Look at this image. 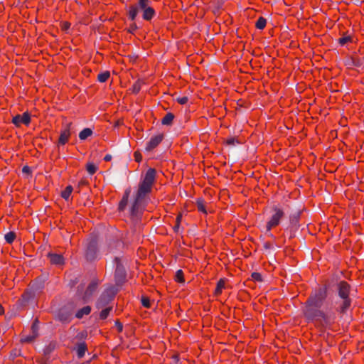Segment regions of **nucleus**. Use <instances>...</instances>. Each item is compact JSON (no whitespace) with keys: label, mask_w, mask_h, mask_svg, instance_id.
<instances>
[{"label":"nucleus","mask_w":364,"mask_h":364,"mask_svg":"<svg viewBox=\"0 0 364 364\" xmlns=\"http://www.w3.org/2000/svg\"><path fill=\"white\" fill-rule=\"evenodd\" d=\"M341 312V279L333 275L325 285L315 289L306 301L304 315L309 322L323 324L326 312Z\"/></svg>","instance_id":"f257e3e1"},{"label":"nucleus","mask_w":364,"mask_h":364,"mask_svg":"<svg viewBox=\"0 0 364 364\" xmlns=\"http://www.w3.org/2000/svg\"><path fill=\"white\" fill-rule=\"evenodd\" d=\"M156 179V171L154 168H149L145 174L141 178L133 202L129 209V214L132 220L134 222L141 220L143 213L150 201V193Z\"/></svg>","instance_id":"f03ea898"},{"label":"nucleus","mask_w":364,"mask_h":364,"mask_svg":"<svg viewBox=\"0 0 364 364\" xmlns=\"http://www.w3.org/2000/svg\"><path fill=\"white\" fill-rule=\"evenodd\" d=\"M140 12L142 19L150 23L157 15L151 0H137L136 4L129 6L127 9L129 20L134 21Z\"/></svg>","instance_id":"7ed1b4c3"},{"label":"nucleus","mask_w":364,"mask_h":364,"mask_svg":"<svg viewBox=\"0 0 364 364\" xmlns=\"http://www.w3.org/2000/svg\"><path fill=\"white\" fill-rule=\"evenodd\" d=\"M113 264L114 266V282L116 287H121L127 282V259L124 257L115 256L113 259Z\"/></svg>","instance_id":"20e7f679"},{"label":"nucleus","mask_w":364,"mask_h":364,"mask_svg":"<svg viewBox=\"0 0 364 364\" xmlns=\"http://www.w3.org/2000/svg\"><path fill=\"white\" fill-rule=\"evenodd\" d=\"M271 210L272 215L269 220L267 221L264 234L272 240H276V237L272 232V229L278 226L281 223V221L284 217L285 213L284 210L277 205H274L271 208Z\"/></svg>","instance_id":"39448f33"},{"label":"nucleus","mask_w":364,"mask_h":364,"mask_svg":"<svg viewBox=\"0 0 364 364\" xmlns=\"http://www.w3.org/2000/svg\"><path fill=\"white\" fill-rule=\"evenodd\" d=\"M119 288L114 284H109L100 295L96 301V307L98 309L105 306H109L119 291Z\"/></svg>","instance_id":"423d86ee"},{"label":"nucleus","mask_w":364,"mask_h":364,"mask_svg":"<svg viewBox=\"0 0 364 364\" xmlns=\"http://www.w3.org/2000/svg\"><path fill=\"white\" fill-rule=\"evenodd\" d=\"M84 256L88 262H92L100 259V251L97 237L90 238L85 247Z\"/></svg>","instance_id":"0eeeda50"},{"label":"nucleus","mask_w":364,"mask_h":364,"mask_svg":"<svg viewBox=\"0 0 364 364\" xmlns=\"http://www.w3.org/2000/svg\"><path fill=\"white\" fill-rule=\"evenodd\" d=\"M37 297L31 293L28 289L21 295V297L16 301V308L17 311H22L27 307L34 306L36 304Z\"/></svg>","instance_id":"6e6552de"},{"label":"nucleus","mask_w":364,"mask_h":364,"mask_svg":"<svg viewBox=\"0 0 364 364\" xmlns=\"http://www.w3.org/2000/svg\"><path fill=\"white\" fill-rule=\"evenodd\" d=\"M74 308L71 305H65L60 308L55 314L56 321L62 324H68L73 319Z\"/></svg>","instance_id":"1a4fd4ad"},{"label":"nucleus","mask_w":364,"mask_h":364,"mask_svg":"<svg viewBox=\"0 0 364 364\" xmlns=\"http://www.w3.org/2000/svg\"><path fill=\"white\" fill-rule=\"evenodd\" d=\"M48 279V274H41L34 279L28 289L38 297L43 291Z\"/></svg>","instance_id":"9d476101"},{"label":"nucleus","mask_w":364,"mask_h":364,"mask_svg":"<svg viewBox=\"0 0 364 364\" xmlns=\"http://www.w3.org/2000/svg\"><path fill=\"white\" fill-rule=\"evenodd\" d=\"M301 212L296 211L289 215V225L286 228V230L289 232V238H293L296 235V231L299 230L300 227L299 220H300Z\"/></svg>","instance_id":"9b49d317"},{"label":"nucleus","mask_w":364,"mask_h":364,"mask_svg":"<svg viewBox=\"0 0 364 364\" xmlns=\"http://www.w3.org/2000/svg\"><path fill=\"white\" fill-rule=\"evenodd\" d=\"M72 122H68L65 124V127L60 131L58 140L56 143V146L58 149L65 145L72 134Z\"/></svg>","instance_id":"f8f14e48"},{"label":"nucleus","mask_w":364,"mask_h":364,"mask_svg":"<svg viewBox=\"0 0 364 364\" xmlns=\"http://www.w3.org/2000/svg\"><path fill=\"white\" fill-rule=\"evenodd\" d=\"M107 246L108 253L115 254L123 250L124 244L122 240L117 237H112L107 240Z\"/></svg>","instance_id":"ddd939ff"},{"label":"nucleus","mask_w":364,"mask_h":364,"mask_svg":"<svg viewBox=\"0 0 364 364\" xmlns=\"http://www.w3.org/2000/svg\"><path fill=\"white\" fill-rule=\"evenodd\" d=\"M351 291L350 285L343 281V311L350 306L351 299L350 296Z\"/></svg>","instance_id":"4468645a"},{"label":"nucleus","mask_w":364,"mask_h":364,"mask_svg":"<svg viewBox=\"0 0 364 364\" xmlns=\"http://www.w3.org/2000/svg\"><path fill=\"white\" fill-rule=\"evenodd\" d=\"M11 122L17 127H19L21 124L28 126L31 123V114L28 112L22 114H16L12 118Z\"/></svg>","instance_id":"2eb2a0df"},{"label":"nucleus","mask_w":364,"mask_h":364,"mask_svg":"<svg viewBox=\"0 0 364 364\" xmlns=\"http://www.w3.org/2000/svg\"><path fill=\"white\" fill-rule=\"evenodd\" d=\"M163 134H159L157 135L151 136L149 141L146 144V151L148 152L153 151L156 147H157L159 145V144L163 141Z\"/></svg>","instance_id":"dca6fc26"},{"label":"nucleus","mask_w":364,"mask_h":364,"mask_svg":"<svg viewBox=\"0 0 364 364\" xmlns=\"http://www.w3.org/2000/svg\"><path fill=\"white\" fill-rule=\"evenodd\" d=\"M47 257L53 265L60 267L65 264V258L61 254L50 252Z\"/></svg>","instance_id":"f3484780"},{"label":"nucleus","mask_w":364,"mask_h":364,"mask_svg":"<svg viewBox=\"0 0 364 364\" xmlns=\"http://www.w3.org/2000/svg\"><path fill=\"white\" fill-rule=\"evenodd\" d=\"M74 350L77 358L81 359L85 356V353L87 350V346L85 341H80L75 345Z\"/></svg>","instance_id":"a211bd4d"},{"label":"nucleus","mask_w":364,"mask_h":364,"mask_svg":"<svg viewBox=\"0 0 364 364\" xmlns=\"http://www.w3.org/2000/svg\"><path fill=\"white\" fill-rule=\"evenodd\" d=\"M129 194H130V190L127 189L124 191L123 196H122V199L120 200L119 205H118V210L119 212H123L125 210V209L127 206L128 202H129Z\"/></svg>","instance_id":"6ab92c4d"},{"label":"nucleus","mask_w":364,"mask_h":364,"mask_svg":"<svg viewBox=\"0 0 364 364\" xmlns=\"http://www.w3.org/2000/svg\"><path fill=\"white\" fill-rule=\"evenodd\" d=\"M99 284V282L97 279H94L91 281V282L88 284L85 294L86 297H90L97 290Z\"/></svg>","instance_id":"aec40b11"},{"label":"nucleus","mask_w":364,"mask_h":364,"mask_svg":"<svg viewBox=\"0 0 364 364\" xmlns=\"http://www.w3.org/2000/svg\"><path fill=\"white\" fill-rule=\"evenodd\" d=\"M91 310L92 309L90 306H85L76 311L75 316L78 319H82L84 316L89 315Z\"/></svg>","instance_id":"412c9836"},{"label":"nucleus","mask_w":364,"mask_h":364,"mask_svg":"<svg viewBox=\"0 0 364 364\" xmlns=\"http://www.w3.org/2000/svg\"><path fill=\"white\" fill-rule=\"evenodd\" d=\"M357 39L350 34H345L343 33V47L346 46L348 49H350L349 43L353 44L356 42Z\"/></svg>","instance_id":"4be33fe9"},{"label":"nucleus","mask_w":364,"mask_h":364,"mask_svg":"<svg viewBox=\"0 0 364 364\" xmlns=\"http://www.w3.org/2000/svg\"><path fill=\"white\" fill-rule=\"evenodd\" d=\"M93 131L90 127L84 128L82 131L79 133V139L81 141H85L87 140L90 136H92Z\"/></svg>","instance_id":"5701e85b"},{"label":"nucleus","mask_w":364,"mask_h":364,"mask_svg":"<svg viewBox=\"0 0 364 364\" xmlns=\"http://www.w3.org/2000/svg\"><path fill=\"white\" fill-rule=\"evenodd\" d=\"M175 115L171 112H168L161 119V124L165 126H171L173 124Z\"/></svg>","instance_id":"b1692460"},{"label":"nucleus","mask_w":364,"mask_h":364,"mask_svg":"<svg viewBox=\"0 0 364 364\" xmlns=\"http://www.w3.org/2000/svg\"><path fill=\"white\" fill-rule=\"evenodd\" d=\"M112 306H105L102 309V311L100 313V318L101 320H105L109 316L110 312L112 311Z\"/></svg>","instance_id":"393cba45"},{"label":"nucleus","mask_w":364,"mask_h":364,"mask_svg":"<svg viewBox=\"0 0 364 364\" xmlns=\"http://www.w3.org/2000/svg\"><path fill=\"white\" fill-rule=\"evenodd\" d=\"M73 191V188L71 185L67 186L66 188L61 192V197L67 201L69 200Z\"/></svg>","instance_id":"a878e982"},{"label":"nucleus","mask_w":364,"mask_h":364,"mask_svg":"<svg viewBox=\"0 0 364 364\" xmlns=\"http://www.w3.org/2000/svg\"><path fill=\"white\" fill-rule=\"evenodd\" d=\"M98 167L92 162H89L86 165V170L90 175H93L97 171Z\"/></svg>","instance_id":"bb28decb"},{"label":"nucleus","mask_w":364,"mask_h":364,"mask_svg":"<svg viewBox=\"0 0 364 364\" xmlns=\"http://www.w3.org/2000/svg\"><path fill=\"white\" fill-rule=\"evenodd\" d=\"M196 205H197V208H198V211H200L205 215L208 213L205 206V204H204L203 199L198 198L196 201Z\"/></svg>","instance_id":"cd10ccee"},{"label":"nucleus","mask_w":364,"mask_h":364,"mask_svg":"<svg viewBox=\"0 0 364 364\" xmlns=\"http://www.w3.org/2000/svg\"><path fill=\"white\" fill-rule=\"evenodd\" d=\"M266 24H267L266 18H264V17H259L255 23V26L257 29L262 30L265 28Z\"/></svg>","instance_id":"c85d7f7f"},{"label":"nucleus","mask_w":364,"mask_h":364,"mask_svg":"<svg viewBox=\"0 0 364 364\" xmlns=\"http://www.w3.org/2000/svg\"><path fill=\"white\" fill-rule=\"evenodd\" d=\"M225 288V282L223 279H220L217 282L216 288L215 289V294L218 296L222 294L223 289Z\"/></svg>","instance_id":"c756f323"},{"label":"nucleus","mask_w":364,"mask_h":364,"mask_svg":"<svg viewBox=\"0 0 364 364\" xmlns=\"http://www.w3.org/2000/svg\"><path fill=\"white\" fill-rule=\"evenodd\" d=\"M110 77V73L109 71L102 72L98 74L97 80L100 82H105L109 77Z\"/></svg>","instance_id":"7c9ffc66"},{"label":"nucleus","mask_w":364,"mask_h":364,"mask_svg":"<svg viewBox=\"0 0 364 364\" xmlns=\"http://www.w3.org/2000/svg\"><path fill=\"white\" fill-rule=\"evenodd\" d=\"M175 280L181 284L185 283V279L183 277V272L181 269H178L176 271L175 274Z\"/></svg>","instance_id":"2f4dec72"},{"label":"nucleus","mask_w":364,"mask_h":364,"mask_svg":"<svg viewBox=\"0 0 364 364\" xmlns=\"http://www.w3.org/2000/svg\"><path fill=\"white\" fill-rule=\"evenodd\" d=\"M38 335V333H36V334L32 333L31 335L25 336L21 338V342L32 343L37 338Z\"/></svg>","instance_id":"473e14b6"},{"label":"nucleus","mask_w":364,"mask_h":364,"mask_svg":"<svg viewBox=\"0 0 364 364\" xmlns=\"http://www.w3.org/2000/svg\"><path fill=\"white\" fill-rule=\"evenodd\" d=\"M16 238V234L14 232H9L4 235L6 242L9 244L13 243Z\"/></svg>","instance_id":"72a5a7b5"},{"label":"nucleus","mask_w":364,"mask_h":364,"mask_svg":"<svg viewBox=\"0 0 364 364\" xmlns=\"http://www.w3.org/2000/svg\"><path fill=\"white\" fill-rule=\"evenodd\" d=\"M55 346L52 343H50L49 345L46 346L43 349V353L45 355H49L53 350H54Z\"/></svg>","instance_id":"f704fd0d"},{"label":"nucleus","mask_w":364,"mask_h":364,"mask_svg":"<svg viewBox=\"0 0 364 364\" xmlns=\"http://www.w3.org/2000/svg\"><path fill=\"white\" fill-rule=\"evenodd\" d=\"M141 303L142 306L145 308L151 307V301L150 299L146 296H142L141 299Z\"/></svg>","instance_id":"c9c22d12"},{"label":"nucleus","mask_w":364,"mask_h":364,"mask_svg":"<svg viewBox=\"0 0 364 364\" xmlns=\"http://www.w3.org/2000/svg\"><path fill=\"white\" fill-rule=\"evenodd\" d=\"M251 277L256 282H262L263 280L262 274L257 272H252Z\"/></svg>","instance_id":"e433bc0d"},{"label":"nucleus","mask_w":364,"mask_h":364,"mask_svg":"<svg viewBox=\"0 0 364 364\" xmlns=\"http://www.w3.org/2000/svg\"><path fill=\"white\" fill-rule=\"evenodd\" d=\"M87 337V333L86 331H80L76 336V338L81 341H83V340L86 339Z\"/></svg>","instance_id":"4c0bfd02"},{"label":"nucleus","mask_w":364,"mask_h":364,"mask_svg":"<svg viewBox=\"0 0 364 364\" xmlns=\"http://www.w3.org/2000/svg\"><path fill=\"white\" fill-rule=\"evenodd\" d=\"M138 29V26L135 23H132L129 25L128 28V32L133 34Z\"/></svg>","instance_id":"58836bf2"},{"label":"nucleus","mask_w":364,"mask_h":364,"mask_svg":"<svg viewBox=\"0 0 364 364\" xmlns=\"http://www.w3.org/2000/svg\"><path fill=\"white\" fill-rule=\"evenodd\" d=\"M238 143L239 141L235 137H230L227 139V144L230 146H235Z\"/></svg>","instance_id":"ea45409f"},{"label":"nucleus","mask_w":364,"mask_h":364,"mask_svg":"<svg viewBox=\"0 0 364 364\" xmlns=\"http://www.w3.org/2000/svg\"><path fill=\"white\" fill-rule=\"evenodd\" d=\"M31 331L33 334L38 333V321L36 320L31 326Z\"/></svg>","instance_id":"a19ab883"},{"label":"nucleus","mask_w":364,"mask_h":364,"mask_svg":"<svg viewBox=\"0 0 364 364\" xmlns=\"http://www.w3.org/2000/svg\"><path fill=\"white\" fill-rule=\"evenodd\" d=\"M188 101V97H178L177 98V102L180 104V105H186Z\"/></svg>","instance_id":"79ce46f5"},{"label":"nucleus","mask_w":364,"mask_h":364,"mask_svg":"<svg viewBox=\"0 0 364 364\" xmlns=\"http://www.w3.org/2000/svg\"><path fill=\"white\" fill-rule=\"evenodd\" d=\"M171 359H172L171 364H181L179 355H173L172 356Z\"/></svg>","instance_id":"37998d69"},{"label":"nucleus","mask_w":364,"mask_h":364,"mask_svg":"<svg viewBox=\"0 0 364 364\" xmlns=\"http://www.w3.org/2000/svg\"><path fill=\"white\" fill-rule=\"evenodd\" d=\"M22 172H23V173H25V174H27V175H31L32 173V170H31L30 166H24L22 168Z\"/></svg>","instance_id":"c03bdc74"},{"label":"nucleus","mask_w":364,"mask_h":364,"mask_svg":"<svg viewBox=\"0 0 364 364\" xmlns=\"http://www.w3.org/2000/svg\"><path fill=\"white\" fill-rule=\"evenodd\" d=\"M115 326H116L119 333L122 332V331H123V325H122V323L120 321H115Z\"/></svg>","instance_id":"a18cd8bd"},{"label":"nucleus","mask_w":364,"mask_h":364,"mask_svg":"<svg viewBox=\"0 0 364 364\" xmlns=\"http://www.w3.org/2000/svg\"><path fill=\"white\" fill-rule=\"evenodd\" d=\"M181 224L176 223L173 226V230L176 233H178L180 232Z\"/></svg>","instance_id":"49530a36"},{"label":"nucleus","mask_w":364,"mask_h":364,"mask_svg":"<svg viewBox=\"0 0 364 364\" xmlns=\"http://www.w3.org/2000/svg\"><path fill=\"white\" fill-rule=\"evenodd\" d=\"M140 89L141 88L139 85H137V84L134 85V90L133 91L134 93H136V94L138 93L140 91Z\"/></svg>","instance_id":"de8ad7c7"},{"label":"nucleus","mask_w":364,"mask_h":364,"mask_svg":"<svg viewBox=\"0 0 364 364\" xmlns=\"http://www.w3.org/2000/svg\"><path fill=\"white\" fill-rule=\"evenodd\" d=\"M272 245L269 242L264 243V248L266 250H270V249H272Z\"/></svg>","instance_id":"09e8293b"},{"label":"nucleus","mask_w":364,"mask_h":364,"mask_svg":"<svg viewBox=\"0 0 364 364\" xmlns=\"http://www.w3.org/2000/svg\"><path fill=\"white\" fill-rule=\"evenodd\" d=\"M112 155H110V154H106V155L105 156V157H104V160H105V161H111V160H112Z\"/></svg>","instance_id":"8fccbe9b"},{"label":"nucleus","mask_w":364,"mask_h":364,"mask_svg":"<svg viewBox=\"0 0 364 364\" xmlns=\"http://www.w3.org/2000/svg\"><path fill=\"white\" fill-rule=\"evenodd\" d=\"M181 220H182V215H178L176 217V223L181 224Z\"/></svg>","instance_id":"3c124183"},{"label":"nucleus","mask_w":364,"mask_h":364,"mask_svg":"<svg viewBox=\"0 0 364 364\" xmlns=\"http://www.w3.org/2000/svg\"><path fill=\"white\" fill-rule=\"evenodd\" d=\"M3 314H4V309L1 305H0V315Z\"/></svg>","instance_id":"603ef678"},{"label":"nucleus","mask_w":364,"mask_h":364,"mask_svg":"<svg viewBox=\"0 0 364 364\" xmlns=\"http://www.w3.org/2000/svg\"><path fill=\"white\" fill-rule=\"evenodd\" d=\"M70 28V23H65L64 26L65 29H68Z\"/></svg>","instance_id":"864d4df0"},{"label":"nucleus","mask_w":364,"mask_h":364,"mask_svg":"<svg viewBox=\"0 0 364 364\" xmlns=\"http://www.w3.org/2000/svg\"><path fill=\"white\" fill-rule=\"evenodd\" d=\"M338 43L341 44V37L338 39Z\"/></svg>","instance_id":"5fc2aeb1"},{"label":"nucleus","mask_w":364,"mask_h":364,"mask_svg":"<svg viewBox=\"0 0 364 364\" xmlns=\"http://www.w3.org/2000/svg\"><path fill=\"white\" fill-rule=\"evenodd\" d=\"M342 275H343V277H346V274L343 272L342 273Z\"/></svg>","instance_id":"6e6d98bb"},{"label":"nucleus","mask_w":364,"mask_h":364,"mask_svg":"<svg viewBox=\"0 0 364 364\" xmlns=\"http://www.w3.org/2000/svg\"><path fill=\"white\" fill-rule=\"evenodd\" d=\"M83 184H84V181H81L80 182V185H83Z\"/></svg>","instance_id":"4d7b16f0"},{"label":"nucleus","mask_w":364,"mask_h":364,"mask_svg":"<svg viewBox=\"0 0 364 364\" xmlns=\"http://www.w3.org/2000/svg\"><path fill=\"white\" fill-rule=\"evenodd\" d=\"M41 364H48L46 362H41Z\"/></svg>","instance_id":"13d9d810"},{"label":"nucleus","mask_w":364,"mask_h":364,"mask_svg":"<svg viewBox=\"0 0 364 364\" xmlns=\"http://www.w3.org/2000/svg\"><path fill=\"white\" fill-rule=\"evenodd\" d=\"M344 337H346V335H343L342 336V338H343V341L344 340Z\"/></svg>","instance_id":"bf43d9fd"}]
</instances>
